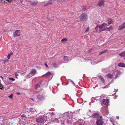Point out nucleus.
Listing matches in <instances>:
<instances>
[{"instance_id": "obj_35", "label": "nucleus", "mask_w": 125, "mask_h": 125, "mask_svg": "<svg viewBox=\"0 0 125 125\" xmlns=\"http://www.w3.org/2000/svg\"><path fill=\"white\" fill-rule=\"evenodd\" d=\"M15 75L16 76H18V74L16 72L15 73Z\"/></svg>"}, {"instance_id": "obj_14", "label": "nucleus", "mask_w": 125, "mask_h": 125, "mask_svg": "<svg viewBox=\"0 0 125 125\" xmlns=\"http://www.w3.org/2000/svg\"><path fill=\"white\" fill-rule=\"evenodd\" d=\"M99 117L98 116V113H95L93 115V117L94 118H97V119Z\"/></svg>"}, {"instance_id": "obj_47", "label": "nucleus", "mask_w": 125, "mask_h": 125, "mask_svg": "<svg viewBox=\"0 0 125 125\" xmlns=\"http://www.w3.org/2000/svg\"><path fill=\"white\" fill-rule=\"evenodd\" d=\"M26 73L25 72H24L22 74H25Z\"/></svg>"}, {"instance_id": "obj_23", "label": "nucleus", "mask_w": 125, "mask_h": 125, "mask_svg": "<svg viewBox=\"0 0 125 125\" xmlns=\"http://www.w3.org/2000/svg\"><path fill=\"white\" fill-rule=\"evenodd\" d=\"M68 58V57L67 56H64V61H67Z\"/></svg>"}, {"instance_id": "obj_33", "label": "nucleus", "mask_w": 125, "mask_h": 125, "mask_svg": "<svg viewBox=\"0 0 125 125\" xmlns=\"http://www.w3.org/2000/svg\"><path fill=\"white\" fill-rule=\"evenodd\" d=\"M99 26L98 25H97L96 26V27H95V30H96L98 28V27H99Z\"/></svg>"}, {"instance_id": "obj_37", "label": "nucleus", "mask_w": 125, "mask_h": 125, "mask_svg": "<svg viewBox=\"0 0 125 125\" xmlns=\"http://www.w3.org/2000/svg\"><path fill=\"white\" fill-rule=\"evenodd\" d=\"M25 116H26V115H25L24 114L22 115H21V117H25Z\"/></svg>"}, {"instance_id": "obj_6", "label": "nucleus", "mask_w": 125, "mask_h": 125, "mask_svg": "<svg viewBox=\"0 0 125 125\" xmlns=\"http://www.w3.org/2000/svg\"><path fill=\"white\" fill-rule=\"evenodd\" d=\"M109 101L107 99H104L103 100V102L101 104L102 105H107L109 103Z\"/></svg>"}, {"instance_id": "obj_13", "label": "nucleus", "mask_w": 125, "mask_h": 125, "mask_svg": "<svg viewBox=\"0 0 125 125\" xmlns=\"http://www.w3.org/2000/svg\"><path fill=\"white\" fill-rule=\"evenodd\" d=\"M36 70L35 69H32L30 73L32 74H34L36 73Z\"/></svg>"}, {"instance_id": "obj_26", "label": "nucleus", "mask_w": 125, "mask_h": 125, "mask_svg": "<svg viewBox=\"0 0 125 125\" xmlns=\"http://www.w3.org/2000/svg\"><path fill=\"white\" fill-rule=\"evenodd\" d=\"M107 51V50H104V51H102L100 52H99V54L101 55L103 53L106 52Z\"/></svg>"}, {"instance_id": "obj_12", "label": "nucleus", "mask_w": 125, "mask_h": 125, "mask_svg": "<svg viewBox=\"0 0 125 125\" xmlns=\"http://www.w3.org/2000/svg\"><path fill=\"white\" fill-rule=\"evenodd\" d=\"M37 1H32L31 2V4L33 6H36L38 3Z\"/></svg>"}, {"instance_id": "obj_16", "label": "nucleus", "mask_w": 125, "mask_h": 125, "mask_svg": "<svg viewBox=\"0 0 125 125\" xmlns=\"http://www.w3.org/2000/svg\"><path fill=\"white\" fill-rule=\"evenodd\" d=\"M42 81H40V82L37 84L35 86V89H36L37 88L39 87H40V85L41 83H42Z\"/></svg>"}, {"instance_id": "obj_11", "label": "nucleus", "mask_w": 125, "mask_h": 125, "mask_svg": "<svg viewBox=\"0 0 125 125\" xmlns=\"http://www.w3.org/2000/svg\"><path fill=\"white\" fill-rule=\"evenodd\" d=\"M51 75V72H48L46 74L42 75V76L45 77L46 78H48L50 77Z\"/></svg>"}, {"instance_id": "obj_38", "label": "nucleus", "mask_w": 125, "mask_h": 125, "mask_svg": "<svg viewBox=\"0 0 125 125\" xmlns=\"http://www.w3.org/2000/svg\"><path fill=\"white\" fill-rule=\"evenodd\" d=\"M16 94L18 95H21V93H16Z\"/></svg>"}, {"instance_id": "obj_28", "label": "nucleus", "mask_w": 125, "mask_h": 125, "mask_svg": "<svg viewBox=\"0 0 125 125\" xmlns=\"http://www.w3.org/2000/svg\"><path fill=\"white\" fill-rule=\"evenodd\" d=\"M53 66L54 67H58V65L54 63L52 64Z\"/></svg>"}, {"instance_id": "obj_5", "label": "nucleus", "mask_w": 125, "mask_h": 125, "mask_svg": "<svg viewBox=\"0 0 125 125\" xmlns=\"http://www.w3.org/2000/svg\"><path fill=\"white\" fill-rule=\"evenodd\" d=\"M20 30H16L15 32H13V34L14 37H15L17 36H20L21 34H20Z\"/></svg>"}, {"instance_id": "obj_22", "label": "nucleus", "mask_w": 125, "mask_h": 125, "mask_svg": "<svg viewBox=\"0 0 125 125\" xmlns=\"http://www.w3.org/2000/svg\"><path fill=\"white\" fill-rule=\"evenodd\" d=\"M67 41V40L66 39H63L61 41V42L62 43H64Z\"/></svg>"}, {"instance_id": "obj_50", "label": "nucleus", "mask_w": 125, "mask_h": 125, "mask_svg": "<svg viewBox=\"0 0 125 125\" xmlns=\"http://www.w3.org/2000/svg\"><path fill=\"white\" fill-rule=\"evenodd\" d=\"M116 90L117 91L118 90V89H116Z\"/></svg>"}, {"instance_id": "obj_24", "label": "nucleus", "mask_w": 125, "mask_h": 125, "mask_svg": "<svg viewBox=\"0 0 125 125\" xmlns=\"http://www.w3.org/2000/svg\"><path fill=\"white\" fill-rule=\"evenodd\" d=\"M32 75L30 73H29L27 76L26 78H29L31 77H32Z\"/></svg>"}, {"instance_id": "obj_32", "label": "nucleus", "mask_w": 125, "mask_h": 125, "mask_svg": "<svg viewBox=\"0 0 125 125\" xmlns=\"http://www.w3.org/2000/svg\"><path fill=\"white\" fill-rule=\"evenodd\" d=\"M13 96V95L12 94H11L9 96V97L11 99L12 98V97Z\"/></svg>"}, {"instance_id": "obj_49", "label": "nucleus", "mask_w": 125, "mask_h": 125, "mask_svg": "<svg viewBox=\"0 0 125 125\" xmlns=\"http://www.w3.org/2000/svg\"><path fill=\"white\" fill-rule=\"evenodd\" d=\"M31 100L33 101V98H31Z\"/></svg>"}, {"instance_id": "obj_3", "label": "nucleus", "mask_w": 125, "mask_h": 125, "mask_svg": "<svg viewBox=\"0 0 125 125\" xmlns=\"http://www.w3.org/2000/svg\"><path fill=\"white\" fill-rule=\"evenodd\" d=\"M102 116H100L98 118L96 122L97 125H102L103 124L104 122L102 118Z\"/></svg>"}, {"instance_id": "obj_44", "label": "nucleus", "mask_w": 125, "mask_h": 125, "mask_svg": "<svg viewBox=\"0 0 125 125\" xmlns=\"http://www.w3.org/2000/svg\"><path fill=\"white\" fill-rule=\"evenodd\" d=\"M116 118L117 119H119V117L118 116H116Z\"/></svg>"}, {"instance_id": "obj_39", "label": "nucleus", "mask_w": 125, "mask_h": 125, "mask_svg": "<svg viewBox=\"0 0 125 125\" xmlns=\"http://www.w3.org/2000/svg\"><path fill=\"white\" fill-rule=\"evenodd\" d=\"M13 53L12 52H11L10 54H9V55L11 56V55L13 54Z\"/></svg>"}, {"instance_id": "obj_18", "label": "nucleus", "mask_w": 125, "mask_h": 125, "mask_svg": "<svg viewBox=\"0 0 125 125\" xmlns=\"http://www.w3.org/2000/svg\"><path fill=\"white\" fill-rule=\"evenodd\" d=\"M119 55L121 57H124L125 56V51H124L120 53Z\"/></svg>"}, {"instance_id": "obj_1", "label": "nucleus", "mask_w": 125, "mask_h": 125, "mask_svg": "<svg viewBox=\"0 0 125 125\" xmlns=\"http://www.w3.org/2000/svg\"><path fill=\"white\" fill-rule=\"evenodd\" d=\"M81 20L83 21H85L87 19V15L85 13L82 14L79 16Z\"/></svg>"}, {"instance_id": "obj_19", "label": "nucleus", "mask_w": 125, "mask_h": 125, "mask_svg": "<svg viewBox=\"0 0 125 125\" xmlns=\"http://www.w3.org/2000/svg\"><path fill=\"white\" fill-rule=\"evenodd\" d=\"M118 65L120 67H125V65L123 63H120L118 64Z\"/></svg>"}, {"instance_id": "obj_31", "label": "nucleus", "mask_w": 125, "mask_h": 125, "mask_svg": "<svg viewBox=\"0 0 125 125\" xmlns=\"http://www.w3.org/2000/svg\"><path fill=\"white\" fill-rule=\"evenodd\" d=\"M89 27H87V29L85 31V32H87L89 30Z\"/></svg>"}, {"instance_id": "obj_48", "label": "nucleus", "mask_w": 125, "mask_h": 125, "mask_svg": "<svg viewBox=\"0 0 125 125\" xmlns=\"http://www.w3.org/2000/svg\"><path fill=\"white\" fill-rule=\"evenodd\" d=\"M106 112L108 114V111L107 110H106Z\"/></svg>"}, {"instance_id": "obj_20", "label": "nucleus", "mask_w": 125, "mask_h": 125, "mask_svg": "<svg viewBox=\"0 0 125 125\" xmlns=\"http://www.w3.org/2000/svg\"><path fill=\"white\" fill-rule=\"evenodd\" d=\"M36 110L34 109L31 108L30 109V110L28 111L29 112H31L32 114L34 113V112H35V111Z\"/></svg>"}, {"instance_id": "obj_2", "label": "nucleus", "mask_w": 125, "mask_h": 125, "mask_svg": "<svg viewBox=\"0 0 125 125\" xmlns=\"http://www.w3.org/2000/svg\"><path fill=\"white\" fill-rule=\"evenodd\" d=\"M45 120V118L43 116H41L36 119V122L41 123H43Z\"/></svg>"}, {"instance_id": "obj_36", "label": "nucleus", "mask_w": 125, "mask_h": 125, "mask_svg": "<svg viewBox=\"0 0 125 125\" xmlns=\"http://www.w3.org/2000/svg\"><path fill=\"white\" fill-rule=\"evenodd\" d=\"M10 56L9 55V54H8L7 56V58H8V59H9L10 58Z\"/></svg>"}, {"instance_id": "obj_10", "label": "nucleus", "mask_w": 125, "mask_h": 125, "mask_svg": "<svg viewBox=\"0 0 125 125\" xmlns=\"http://www.w3.org/2000/svg\"><path fill=\"white\" fill-rule=\"evenodd\" d=\"M125 27V22H124L123 24L121 25L119 27V30H121Z\"/></svg>"}, {"instance_id": "obj_41", "label": "nucleus", "mask_w": 125, "mask_h": 125, "mask_svg": "<svg viewBox=\"0 0 125 125\" xmlns=\"http://www.w3.org/2000/svg\"><path fill=\"white\" fill-rule=\"evenodd\" d=\"M50 115H52L53 114V112L52 113H50Z\"/></svg>"}, {"instance_id": "obj_25", "label": "nucleus", "mask_w": 125, "mask_h": 125, "mask_svg": "<svg viewBox=\"0 0 125 125\" xmlns=\"http://www.w3.org/2000/svg\"><path fill=\"white\" fill-rule=\"evenodd\" d=\"M99 77L101 79V81L103 82V83L104 82V80L103 77L101 76H99Z\"/></svg>"}, {"instance_id": "obj_43", "label": "nucleus", "mask_w": 125, "mask_h": 125, "mask_svg": "<svg viewBox=\"0 0 125 125\" xmlns=\"http://www.w3.org/2000/svg\"><path fill=\"white\" fill-rule=\"evenodd\" d=\"M107 86H105L104 87H103L102 88H107Z\"/></svg>"}, {"instance_id": "obj_17", "label": "nucleus", "mask_w": 125, "mask_h": 125, "mask_svg": "<svg viewBox=\"0 0 125 125\" xmlns=\"http://www.w3.org/2000/svg\"><path fill=\"white\" fill-rule=\"evenodd\" d=\"M113 28L112 27L110 26V27L109 28L106 27L105 28V29H104V30H105V31H109L110 30H112Z\"/></svg>"}, {"instance_id": "obj_9", "label": "nucleus", "mask_w": 125, "mask_h": 125, "mask_svg": "<svg viewBox=\"0 0 125 125\" xmlns=\"http://www.w3.org/2000/svg\"><path fill=\"white\" fill-rule=\"evenodd\" d=\"M108 23L109 25L112 24L114 23V21L111 18H108L107 19Z\"/></svg>"}, {"instance_id": "obj_34", "label": "nucleus", "mask_w": 125, "mask_h": 125, "mask_svg": "<svg viewBox=\"0 0 125 125\" xmlns=\"http://www.w3.org/2000/svg\"><path fill=\"white\" fill-rule=\"evenodd\" d=\"M9 61V60L8 59H7L6 60H5L4 61V63H5L6 62H8Z\"/></svg>"}, {"instance_id": "obj_45", "label": "nucleus", "mask_w": 125, "mask_h": 125, "mask_svg": "<svg viewBox=\"0 0 125 125\" xmlns=\"http://www.w3.org/2000/svg\"><path fill=\"white\" fill-rule=\"evenodd\" d=\"M98 97H99L98 96H97L96 97H95V100H96V101H97V100H96V99Z\"/></svg>"}, {"instance_id": "obj_42", "label": "nucleus", "mask_w": 125, "mask_h": 125, "mask_svg": "<svg viewBox=\"0 0 125 125\" xmlns=\"http://www.w3.org/2000/svg\"><path fill=\"white\" fill-rule=\"evenodd\" d=\"M45 65L46 67H47V68L48 67V66L47 65L46 63H45Z\"/></svg>"}, {"instance_id": "obj_51", "label": "nucleus", "mask_w": 125, "mask_h": 125, "mask_svg": "<svg viewBox=\"0 0 125 125\" xmlns=\"http://www.w3.org/2000/svg\"><path fill=\"white\" fill-rule=\"evenodd\" d=\"M86 10V9H85L84 10Z\"/></svg>"}, {"instance_id": "obj_4", "label": "nucleus", "mask_w": 125, "mask_h": 125, "mask_svg": "<svg viewBox=\"0 0 125 125\" xmlns=\"http://www.w3.org/2000/svg\"><path fill=\"white\" fill-rule=\"evenodd\" d=\"M107 24L105 23H104L100 25L99 26V28H100L99 31H105V30H104V29H105V27H106Z\"/></svg>"}, {"instance_id": "obj_21", "label": "nucleus", "mask_w": 125, "mask_h": 125, "mask_svg": "<svg viewBox=\"0 0 125 125\" xmlns=\"http://www.w3.org/2000/svg\"><path fill=\"white\" fill-rule=\"evenodd\" d=\"M20 2L23 5L25 4V2H27L26 0H20Z\"/></svg>"}, {"instance_id": "obj_46", "label": "nucleus", "mask_w": 125, "mask_h": 125, "mask_svg": "<svg viewBox=\"0 0 125 125\" xmlns=\"http://www.w3.org/2000/svg\"><path fill=\"white\" fill-rule=\"evenodd\" d=\"M0 77L1 78L2 80H3V77L2 76H0Z\"/></svg>"}, {"instance_id": "obj_15", "label": "nucleus", "mask_w": 125, "mask_h": 125, "mask_svg": "<svg viewBox=\"0 0 125 125\" xmlns=\"http://www.w3.org/2000/svg\"><path fill=\"white\" fill-rule=\"evenodd\" d=\"M107 76L108 78L111 79L113 77V75L111 73L108 74L106 75Z\"/></svg>"}, {"instance_id": "obj_8", "label": "nucleus", "mask_w": 125, "mask_h": 125, "mask_svg": "<svg viewBox=\"0 0 125 125\" xmlns=\"http://www.w3.org/2000/svg\"><path fill=\"white\" fill-rule=\"evenodd\" d=\"M37 98L39 100H41L45 99L44 96L43 95H39L37 97Z\"/></svg>"}, {"instance_id": "obj_7", "label": "nucleus", "mask_w": 125, "mask_h": 125, "mask_svg": "<svg viewBox=\"0 0 125 125\" xmlns=\"http://www.w3.org/2000/svg\"><path fill=\"white\" fill-rule=\"evenodd\" d=\"M104 0H100L99 2L98 3V6L101 7L102 6L104 5Z\"/></svg>"}, {"instance_id": "obj_40", "label": "nucleus", "mask_w": 125, "mask_h": 125, "mask_svg": "<svg viewBox=\"0 0 125 125\" xmlns=\"http://www.w3.org/2000/svg\"><path fill=\"white\" fill-rule=\"evenodd\" d=\"M71 82H72L74 85H75V84H74V83L73 81H72L71 80Z\"/></svg>"}, {"instance_id": "obj_27", "label": "nucleus", "mask_w": 125, "mask_h": 125, "mask_svg": "<svg viewBox=\"0 0 125 125\" xmlns=\"http://www.w3.org/2000/svg\"><path fill=\"white\" fill-rule=\"evenodd\" d=\"M52 3V0H50L48 1V3L46 4L47 5H51Z\"/></svg>"}, {"instance_id": "obj_30", "label": "nucleus", "mask_w": 125, "mask_h": 125, "mask_svg": "<svg viewBox=\"0 0 125 125\" xmlns=\"http://www.w3.org/2000/svg\"><path fill=\"white\" fill-rule=\"evenodd\" d=\"M3 87V85L0 82V89H1Z\"/></svg>"}, {"instance_id": "obj_29", "label": "nucleus", "mask_w": 125, "mask_h": 125, "mask_svg": "<svg viewBox=\"0 0 125 125\" xmlns=\"http://www.w3.org/2000/svg\"><path fill=\"white\" fill-rule=\"evenodd\" d=\"M9 80H11L12 81H14L15 80V79L12 78H9Z\"/></svg>"}]
</instances>
